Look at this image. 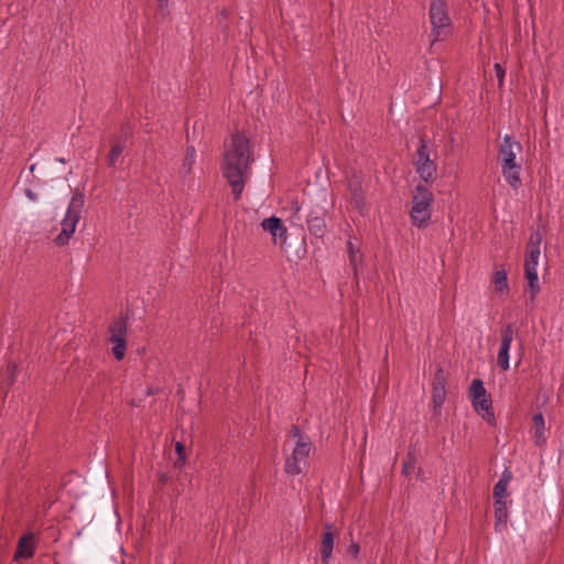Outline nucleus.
<instances>
[{
	"instance_id": "1",
	"label": "nucleus",
	"mask_w": 564,
	"mask_h": 564,
	"mask_svg": "<svg viewBox=\"0 0 564 564\" xmlns=\"http://www.w3.org/2000/svg\"><path fill=\"white\" fill-rule=\"evenodd\" d=\"M251 150L249 140L242 133L231 135L226 145L223 174L231 187L234 198H240L246 181L250 177Z\"/></svg>"
},
{
	"instance_id": "2",
	"label": "nucleus",
	"mask_w": 564,
	"mask_h": 564,
	"mask_svg": "<svg viewBox=\"0 0 564 564\" xmlns=\"http://www.w3.org/2000/svg\"><path fill=\"white\" fill-rule=\"evenodd\" d=\"M522 152V144L517 141L512 135L506 134L498 149V163L500 165L501 174L508 185L518 189L521 182V159L518 156Z\"/></svg>"
},
{
	"instance_id": "3",
	"label": "nucleus",
	"mask_w": 564,
	"mask_h": 564,
	"mask_svg": "<svg viewBox=\"0 0 564 564\" xmlns=\"http://www.w3.org/2000/svg\"><path fill=\"white\" fill-rule=\"evenodd\" d=\"M84 205L85 196L83 194L76 193L73 195L67 206L66 213L61 220V231L54 239V242L57 246L63 247L68 245L82 217Z\"/></svg>"
},
{
	"instance_id": "4",
	"label": "nucleus",
	"mask_w": 564,
	"mask_h": 564,
	"mask_svg": "<svg viewBox=\"0 0 564 564\" xmlns=\"http://www.w3.org/2000/svg\"><path fill=\"white\" fill-rule=\"evenodd\" d=\"M433 194L424 185H416L412 196L410 218L413 226L426 228L432 217Z\"/></svg>"
},
{
	"instance_id": "5",
	"label": "nucleus",
	"mask_w": 564,
	"mask_h": 564,
	"mask_svg": "<svg viewBox=\"0 0 564 564\" xmlns=\"http://www.w3.org/2000/svg\"><path fill=\"white\" fill-rule=\"evenodd\" d=\"M432 25L431 42L446 40L452 33V20L445 0H431L429 10Z\"/></svg>"
},
{
	"instance_id": "6",
	"label": "nucleus",
	"mask_w": 564,
	"mask_h": 564,
	"mask_svg": "<svg viewBox=\"0 0 564 564\" xmlns=\"http://www.w3.org/2000/svg\"><path fill=\"white\" fill-rule=\"evenodd\" d=\"M542 236L539 231L531 234L530 240L527 247V257L524 260V273L529 282V290L531 293V300L533 301L535 295L540 291L539 276H538V262L541 254L540 245Z\"/></svg>"
},
{
	"instance_id": "7",
	"label": "nucleus",
	"mask_w": 564,
	"mask_h": 564,
	"mask_svg": "<svg viewBox=\"0 0 564 564\" xmlns=\"http://www.w3.org/2000/svg\"><path fill=\"white\" fill-rule=\"evenodd\" d=\"M128 315H120L115 318L108 327V343L111 346V354L117 361H121L127 351Z\"/></svg>"
},
{
	"instance_id": "8",
	"label": "nucleus",
	"mask_w": 564,
	"mask_h": 564,
	"mask_svg": "<svg viewBox=\"0 0 564 564\" xmlns=\"http://www.w3.org/2000/svg\"><path fill=\"white\" fill-rule=\"evenodd\" d=\"M469 397L474 410L489 424L496 425V416L492 411V400L487 394L484 382L480 379H474L469 387Z\"/></svg>"
},
{
	"instance_id": "9",
	"label": "nucleus",
	"mask_w": 564,
	"mask_h": 564,
	"mask_svg": "<svg viewBox=\"0 0 564 564\" xmlns=\"http://www.w3.org/2000/svg\"><path fill=\"white\" fill-rule=\"evenodd\" d=\"M312 446L311 438H301L295 442L292 454L285 459L284 470L286 474L295 476L302 473Z\"/></svg>"
},
{
	"instance_id": "10",
	"label": "nucleus",
	"mask_w": 564,
	"mask_h": 564,
	"mask_svg": "<svg viewBox=\"0 0 564 564\" xmlns=\"http://www.w3.org/2000/svg\"><path fill=\"white\" fill-rule=\"evenodd\" d=\"M414 167L419 176L425 182H432L436 172V164L430 158V149L425 138H420L415 153Z\"/></svg>"
},
{
	"instance_id": "11",
	"label": "nucleus",
	"mask_w": 564,
	"mask_h": 564,
	"mask_svg": "<svg viewBox=\"0 0 564 564\" xmlns=\"http://www.w3.org/2000/svg\"><path fill=\"white\" fill-rule=\"evenodd\" d=\"M516 334L514 325L511 323L505 324L500 330V345L497 354V362L499 367L507 371L510 368V348Z\"/></svg>"
},
{
	"instance_id": "12",
	"label": "nucleus",
	"mask_w": 564,
	"mask_h": 564,
	"mask_svg": "<svg viewBox=\"0 0 564 564\" xmlns=\"http://www.w3.org/2000/svg\"><path fill=\"white\" fill-rule=\"evenodd\" d=\"M261 227L264 231L272 236L274 242L285 243L288 238V229L279 217L271 216L263 219Z\"/></svg>"
},
{
	"instance_id": "13",
	"label": "nucleus",
	"mask_w": 564,
	"mask_h": 564,
	"mask_svg": "<svg viewBox=\"0 0 564 564\" xmlns=\"http://www.w3.org/2000/svg\"><path fill=\"white\" fill-rule=\"evenodd\" d=\"M35 535L32 532H28L20 536L14 553V560H29L34 556L35 552Z\"/></svg>"
},
{
	"instance_id": "14",
	"label": "nucleus",
	"mask_w": 564,
	"mask_h": 564,
	"mask_svg": "<svg viewBox=\"0 0 564 564\" xmlns=\"http://www.w3.org/2000/svg\"><path fill=\"white\" fill-rule=\"evenodd\" d=\"M333 524L326 523L324 527V531L322 534L321 541V557L324 564H328L332 558L333 550H334V540L335 534L333 531Z\"/></svg>"
},
{
	"instance_id": "15",
	"label": "nucleus",
	"mask_w": 564,
	"mask_h": 564,
	"mask_svg": "<svg viewBox=\"0 0 564 564\" xmlns=\"http://www.w3.org/2000/svg\"><path fill=\"white\" fill-rule=\"evenodd\" d=\"M348 189L350 193V203L358 212L362 213L365 210L366 203L361 182L357 177L349 180Z\"/></svg>"
},
{
	"instance_id": "16",
	"label": "nucleus",
	"mask_w": 564,
	"mask_h": 564,
	"mask_svg": "<svg viewBox=\"0 0 564 564\" xmlns=\"http://www.w3.org/2000/svg\"><path fill=\"white\" fill-rule=\"evenodd\" d=\"M307 229L312 236L317 239L324 238L327 231L326 221L323 216L315 212H311L307 217Z\"/></svg>"
},
{
	"instance_id": "17",
	"label": "nucleus",
	"mask_w": 564,
	"mask_h": 564,
	"mask_svg": "<svg viewBox=\"0 0 564 564\" xmlns=\"http://www.w3.org/2000/svg\"><path fill=\"white\" fill-rule=\"evenodd\" d=\"M512 480V473L508 468H506L500 479L497 481V484L494 486L492 490V497L494 500H508L509 494H508V487Z\"/></svg>"
},
{
	"instance_id": "18",
	"label": "nucleus",
	"mask_w": 564,
	"mask_h": 564,
	"mask_svg": "<svg viewBox=\"0 0 564 564\" xmlns=\"http://www.w3.org/2000/svg\"><path fill=\"white\" fill-rule=\"evenodd\" d=\"M446 398V389H445V379L443 377L442 370H440L433 382V391H432V402L435 409H440Z\"/></svg>"
},
{
	"instance_id": "19",
	"label": "nucleus",
	"mask_w": 564,
	"mask_h": 564,
	"mask_svg": "<svg viewBox=\"0 0 564 564\" xmlns=\"http://www.w3.org/2000/svg\"><path fill=\"white\" fill-rule=\"evenodd\" d=\"M508 500H494L495 509V529L501 531L507 525L509 512Z\"/></svg>"
},
{
	"instance_id": "20",
	"label": "nucleus",
	"mask_w": 564,
	"mask_h": 564,
	"mask_svg": "<svg viewBox=\"0 0 564 564\" xmlns=\"http://www.w3.org/2000/svg\"><path fill=\"white\" fill-rule=\"evenodd\" d=\"M533 423V438L538 446H543L546 443V429L545 421L542 413H535L532 416Z\"/></svg>"
},
{
	"instance_id": "21",
	"label": "nucleus",
	"mask_w": 564,
	"mask_h": 564,
	"mask_svg": "<svg viewBox=\"0 0 564 564\" xmlns=\"http://www.w3.org/2000/svg\"><path fill=\"white\" fill-rule=\"evenodd\" d=\"M491 281L496 292L505 293L509 290L508 274L503 268H496Z\"/></svg>"
},
{
	"instance_id": "22",
	"label": "nucleus",
	"mask_w": 564,
	"mask_h": 564,
	"mask_svg": "<svg viewBox=\"0 0 564 564\" xmlns=\"http://www.w3.org/2000/svg\"><path fill=\"white\" fill-rule=\"evenodd\" d=\"M124 150V144L122 142H117L112 144L109 155H108V165L113 167L117 165L118 158Z\"/></svg>"
},
{
	"instance_id": "23",
	"label": "nucleus",
	"mask_w": 564,
	"mask_h": 564,
	"mask_svg": "<svg viewBox=\"0 0 564 564\" xmlns=\"http://www.w3.org/2000/svg\"><path fill=\"white\" fill-rule=\"evenodd\" d=\"M195 162V149L193 147L187 148L186 154L182 164V172L188 174L192 171V166Z\"/></svg>"
},
{
	"instance_id": "24",
	"label": "nucleus",
	"mask_w": 564,
	"mask_h": 564,
	"mask_svg": "<svg viewBox=\"0 0 564 564\" xmlns=\"http://www.w3.org/2000/svg\"><path fill=\"white\" fill-rule=\"evenodd\" d=\"M348 253H349L350 263L354 267L355 271H357L358 265L362 261V256H361L359 249L354 247L351 241L348 242Z\"/></svg>"
},
{
	"instance_id": "25",
	"label": "nucleus",
	"mask_w": 564,
	"mask_h": 564,
	"mask_svg": "<svg viewBox=\"0 0 564 564\" xmlns=\"http://www.w3.org/2000/svg\"><path fill=\"white\" fill-rule=\"evenodd\" d=\"M158 1V15L165 19L170 15L169 0H156Z\"/></svg>"
},
{
	"instance_id": "26",
	"label": "nucleus",
	"mask_w": 564,
	"mask_h": 564,
	"mask_svg": "<svg viewBox=\"0 0 564 564\" xmlns=\"http://www.w3.org/2000/svg\"><path fill=\"white\" fill-rule=\"evenodd\" d=\"M290 209L292 212L291 220L292 223L299 221L300 218V212H301V205L297 200L293 199L290 203Z\"/></svg>"
},
{
	"instance_id": "27",
	"label": "nucleus",
	"mask_w": 564,
	"mask_h": 564,
	"mask_svg": "<svg viewBox=\"0 0 564 564\" xmlns=\"http://www.w3.org/2000/svg\"><path fill=\"white\" fill-rule=\"evenodd\" d=\"M494 68H495L496 76L498 79V86L502 87L503 83H505L506 69L499 63H496L494 65Z\"/></svg>"
},
{
	"instance_id": "28",
	"label": "nucleus",
	"mask_w": 564,
	"mask_h": 564,
	"mask_svg": "<svg viewBox=\"0 0 564 564\" xmlns=\"http://www.w3.org/2000/svg\"><path fill=\"white\" fill-rule=\"evenodd\" d=\"M290 436L296 441L301 438H310L307 435H304L297 425H292L290 429Z\"/></svg>"
},
{
	"instance_id": "29",
	"label": "nucleus",
	"mask_w": 564,
	"mask_h": 564,
	"mask_svg": "<svg viewBox=\"0 0 564 564\" xmlns=\"http://www.w3.org/2000/svg\"><path fill=\"white\" fill-rule=\"evenodd\" d=\"M347 553L351 555L354 558H357L360 553V546L357 542H351L347 547Z\"/></svg>"
},
{
	"instance_id": "30",
	"label": "nucleus",
	"mask_w": 564,
	"mask_h": 564,
	"mask_svg": "<svg viewBox=\"0 0 564 564\" xmlns=\"http://www.w3.org/2000/svg\"><path fill=\"white\" fill-rule=\"evenodd\" d=\"M175 451H176V453H177V455H178V458H180L181 460H184V459H185V454H184V452H185V447H184V445H183L182 443H180V442H178V443H176V445H175Z\"/></svg>"
},
{
	"instance_id": "31",
	"label": "nucleus",
	"mask_w": 564,
	"mask_h": 564,
	"mask_svg": "<svg viewBox=\"0 0 564 564\" xmlns=\"http://www.w3.org/2000/svg\"><path fill=\"white\" fill-rule=\"evenodd\" d=\"M24 193H25V196H26L30 200L36 202V200H37V198H39L37 194H36L34 191H32L31 188H26V189L24 191Z\"/></svg>"
},
{
	"instance_id": "32",
	"label": "nucleus",
	"mask_w": 564,
	"mask_h": 564,
	"mask_svg": "<svg viewBox=\"0 0 564 564\" xmlns=\"http://www.w3.org/2000/svg\"><path fill=\"white\" fill-rule=\"evenodd\" d=\"M414 467V460L410 459L409 462H405L403 464V474L408 475L410 473V469Z\"/></svg>"
},
{
	"instance_id": "33",
	"label": "nucleus",
	"mask_w": 564,
	"mask_h": 564,
	"mask_svg": "<svg viewBox=\"0 0 564 564\" xmlns=\"http://www.w3.org/2000/svg\"><path fill=\"white\" fill-rule=\"evenodd\" d=\"M55 161L62 164H65L67 162L64 158H56Z\"/></svg>"
},
{
	"instance_id": "34",
	"label": "nucleus",
	"mask_w": 564,
	"mask_h": 564,
	"mask_svg": "<svg viewBox=\"0 0 564 564\" xmlns=\"http://www.w3.org/2000/svg\"><path fill=\"white\" fill-rule=\"evenodd\" d=\"M35 165L36 164L31 165V167H30L31 172H33L35 170Z\"/></svg>"
}]
</instances>
